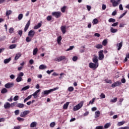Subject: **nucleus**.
<instances>
[{
	"label": "nucleus",
	"instance_id": "nucleus-25",
	"mask_svg": "<svg viewBox=\"0 0 129 129\" xmlns=\"http://www.w3.org/2000/svg\"><path fill=\"white\" fill-rule=\"evenodd\" d=\"M29 88H30V86H27L24 87L21 89V91H24L28 90V89H29Z\"/></svg>",
	"mask_w": 129,
	"mask_h": 129
},
{
	"label": "nucleus",
	"instance_id": "nucleus-1",
	"mask_svg": "<svg viewBox=\"0 0 129 129\" xmlns=\"http://www.w3.org/2000/svg\"><path fill=\"white\" fill-rule=\"evenodd\" d=\"M58 89H59V87H56L50 90H45L42 93V94H44V95H48L49 93H51V92H53V91H55V90H58Z\"/></svg>",
	"mask_w": 129,
	"mask_h": 129
},
{
	"label": "nucleus",
	"instance_id": "nucleus-23",
	"mask_svg": "<svg viewBox=\"0 0 129 129\" xmlns=\"http://www.w3.org/2000/svg\"><path fill=\"white\" fill-rule=\"evenodd\" d=\"M69 103H70L69 102H67L66 103H65L63 105V109H67V108H68V105H69Z\"/></svg>",
	"mask_w": 129,
	"mask_h": 129
},
{
	"label": "nucleus",
	"instance_id": "nucleus-63",
	"mask_svg": "<svg viewBox=\"0 0 129 129\" xmlns=\"http://www.w3.org/2000/svg\"><path fill=\"white\" fill-rule=\"evenodd\" d=\"M121 82L122 83H124L125 82V79L124 78H122L121 80Z\"/></svg>",
	"mask_w": 129,
	"mask_h": 129
},
{
	"label": "nucleus",
	"instance_id": "nucleus-19",
	"mask_svg": "<svg viewBox=\"0 0 129 129\" xmlns=\"http://www.w3.org/2000/svg\"><path fill=\"white\" fill-rule=\"evenodd\" d=\"M37 122L34 121V122H32L31 124H30V127H36V126H37Z\"/></svg>",
	"mask_w": 129,
	"mask_h": 129
},
{
	"label": "nucleus",
	"instance_id": "nucleus-44",
	"mask_svg": "<svg viewBox=\"0 0 129 129\" xmlns=\"http://www.w3.org/2000/svg\"><path fill=\"white\" fill-rule=\"evenodd\" d=\"M56 123H55V122H52L50 124V127H54V126H55Z\"/></svg>",
	"mask_w": 129,
	"mask_h": 129
},
{
	"label": "nucleus",
	"instance_id": "nucleus-17",
	"mask_svg": "<svg viewBox=\"0 0 129 129\" xmlns=\"http://www.w3.org/2000/svg\"><path fill=\"white\" fill-rule=\"evenodd\" d=\"M41 26H42V24L38 23L37 25H35L34 27V30H37L38 29H39V28H41Z\"/></svg>",
	"mask_w": 129,
	"mask_h": 129
},
{
	"label": "nucleus",
	"instance_id": "nucleus-9",
	"mask_svg": "<svg viewBox=\"0 0 129 129\" xmlns=\"http://www.w3.org/2000/svg\"><path fill=\"white\" fill-rule=\"evenodd\" d=\"M120 85H121V82L119 81H117L112 84L111 87L114 88V87H116V86H119Z\"/></svg>",
	"mask_w": 129,
	"mask_h": 129
},
{
	"label": "nucleus",
	"instance_id": "nucleus-10",
	"mask_svg": "<svg viewBox=\"0 0 129 129\" xmlns=\"http://www.w3.org/2000/svg\"><path fill=\"white\" fill-rule=\"evenodd\" d=\"M14 85H15V84H14V83H8L5 84V88H8V89L12 88V87H14Z\"/></svg>",
	"mask_w": 129,
	"mask_h": 129
},
{
	"label": "nucleus",
	"instance_id": "nucleus-32",
	"mask_svg": "<svg viewBox=\"0 0 129 129\" xmlns=\"http://www.w3.org/2000/svg\"><path fill=\"white\" fill-rule=\"evenodd\" d=\"M107 44V39H104L102 41V45L103 46H106Z\"/></svg>",
	"mask_w": 129,
	"mask_h": 129
},
{
	"label": "nucleus",
	"instance_id": "nucleus-3",
	"mask_svg": "<svg viewBox=\"0 0 129 129\" xmlns=\"http://www.w3.org/2000/svg\"><path fill=\"white\" fill-rule=\"evenodd\" d=\"M121 1V0H117V1L110 0V3L112 4L113 7H117V6L119 5V4H120Z\"/></svg>",
	"mask_w": 129,
	"mask_h": 129
},
{
	"label": "nucleus",
	"instance_id": "nucleus-51",
	"mask_svg": "<svg viewBox=\"0 0 129 129\" xmlns=\"http://www.w3.org/2000/svg\"><path fill=\"white\" fill-rule=\"evenodd\" d=\"M17 104V102H14L11 104H10V107H14V106H15Z\"/></svg>",
	"mask_w": 129,
	"mask_h": 129
},
{
	"label": "nucleus",
	"instance_id": "nucleus-36",
	"mask_svg": "<svg viewBox=\"0 0 129 129\" xmlns=\"http://www.w3.org/2000/svg\"><path fill=\"white\" fill-rule=\"evenodd\" d=\"M111 125L110 123H107L104 125V128H108V127Z\"/></svg>",
	"mask_w": 129,
	"mask_h": 129
},
{
	"label": "nucleus",
	"instance_id": "nucleus-46",
	"mask_svg": "<svg viewBox=\"0 0 129 129\" xmlns=\"http://www.w3.org/2000/svg\"><path fill=\"white\" fill-rule=\"evenodd\" d=\"M66 10V6H64L61 9V11L62 12V13H65Z\"/></svg>",
	"mask_w": 129,
	"mask_h": 129
},
{
	"label": "nucleus",
	"instance_id": "nucleus-49",
	"mask_svg": "<svg viewBox=\"0 0 129 129\" xmlns=\"http://www.w3.org/2000/svg\"><path fill=\"white\" fill-rule=\"evenodd\" d=\"M9 33H10V34L14 33V28L13 27H11L9 29Z\"/></svg>",
	"mask_w": 129,
	"mask_h": 129
},
{
	"label": "nucleus",
	"instance_id": "nucleus-45",
	"mask_svg": "<svg viewBox=\"0 0 129 129\" xmlns=\"http://www.w3.org/2000/svg\"><path fill=\"white\" fill-rule=\"evenodd\" d=\"M13 100H14V101H17V100H19V96H15L13 98Z\"/></svg>",
	"mask_w": 129,
	"mask_h": 129
},
{
	"label": "nucleus",
	"instance_id": "nucleus-38",
	"mask_svg": "<svg viewBox=\"0 0 129 129\" xmlns=\"http://www.w3.org/2000/svg\"><path fill=\"white\" fill-rule=\"evenodd\" d=\"M12 11L11 10H9V11H7L6 12V16H10V15H12Z\"/></svg>",
	"mask_w": 129,
	"mask_h": 129
},
{
	"label": "nucleus",
	"instance_id": "nucleus-54",
	"mask_svg": "<svg viewBox=\"0 0 129 129\" xmlns=\"http://www.w3.org/2000/svg\"><path fill=\"white\" fill-rule=\"evenodd\" d=\"M46 19L48 21H51V20H52V16H47V17L46 18Z\"/></svg>",
	"mask_w": 129,
	"mask_h": 129
},
{
	"label": "nucleus",
	"instance_id": "nucleus-22",
	"mask_svg": "<svg viewBox=\"0 0 129 129\" xmlns=\"http://www.w3.org/2000/svg\"><path fill=\"white\" fill-rule=\"evenodd\" d=\"M11 60H12V58L11 57L9 58L8 59H5L4 61V63L8 64V63H10Z\"/></svg>",
	"mask_w": 129,
	"mask_h": 129
},
{
	"label": "nucleus",
	"instance_id": "nucleus-34",
	"mask_svg": "<svg viewBox=\"0 0 129 129\" xmlns=\"http://www.w3.org/2000/svg\"><path fill=\"white\" fill-rule=\"evenodd\" d=\"M61 40H62V37L61 36H59L58 37H57V43L58 44H60L61 43Z\"/></svg>",
	"mask_w": 129,
	"mask_h": 129
},
{
	"label": "nucleus",
	"instance_id": "nucleus-55",
	"mask_svg": "<svg viewBox=\"0 0 129 129\" xmlns=\"http://www.w3.org/2000/svg\"><path fill=\"white\" fill-rule=\"evenodd\" d=\"M100 97L101 98V99H103L105 97V95L103 93H101V95H100Z\"/></svg>",
	"mask_w": 129,
	"mask_h": 129
},
{
	"label": "nucleus",
	"instance_id": "nucleus-24",
	"mask_svg": "<svg viewBox=\"0 0 129 129\" xmlns=\"http://www.w3.org/2000/svg\"><path fill=\"white\" fill-rule=\"evenodd\" d=\"M24 106H25V105L22 103H18L17 105V107H19V108H23Z\"/></svg>",
	"mask_w": 129,
	"mask_h": 129
},
{
	"label": "nucleus",
	"instance_id": "nucleus-15",
	"mask_svg": "<svg viewBox=\"0 0 129 129\" xmlns=\"http://www.w3.org/2000/svg\"><path fill=\"white\" fill-rule=\"evenodd\" d=\"M10 107H11V104L9 102H6L4 104V108H5V109H8V108H10Z\"/></svg>",
	"mask_w": 129,
	"mask_h": 129
},
{
	"label": "nucleus",
	"instance_id": "nucleus-14",
	"mask_svg": "<svg viewBox=\"0 0 129 129\" xmlns=\"http://www.w3.org/2000/svg\"><path fill=\"white\" fill-rule=\"evenodd\" d=\"M35 31L34 30H30L28 33V36L29 37H31V38H33L34 36H35Z\"/></svg>",
	"mask_w": 129,
	"mask_h": 129
},
{
	"label": "nucleus",
	"instance_id": "nucleus-60",
	"mask_svg": "<svg viewBox=\"0 0 129 129\" xmlns=\"http://www.w3.org/2000/svg\"><path fill=\"white\" fill-rule=\"evenodd\" d=\"M77 59H78V57H77V56H74L73 57V61H77Z\"/></svg>",
	"mask_w": 129,
	"mask_h": 129
},
{
	"label": "nucleus",
	"instance_id": "nucleus-5",
	"mask_svg": "<svg viewBox=\"0 0 129 129\" xmlns=\"http://www.w3.org/2000/svg\"><path fill=\"white\" fill-rule=\"evenodd\" d=\"M24 76V73L21 72L17 76V78L16 79L17 82H21L22 81V77Z\"/></svg>",
	"mask_w": 129,
	"mask_h": 129
},
{
	"label": "nucleus",
	"instance_id": "nucleus-57",
	"mask_svg": "<svg viewBox=\"0 0 129 129\" xmlns=\"http://www.w3.org/2000/svg\"><path fill=\"white\" fill-rule=\"evenodd\" d=\"M17 119H18V120H19V121H24V118H21V117H17Z\"/></svg>",
	"mask_w": 129,
	"mask_h": 129
},
{
	"label": "nucleus",
	"instance_id": "nucleus-13",
	"mask_svg": "<svg viewBox=\"0 0 129 129\" xmlns=\"http://www.w3.org/2000/svg\"><path fill=\"white\" fill-rule=\"evenodd\" d=\"M93 62L96 64H98V57L95 55L93 57Z\"/></svg>",
	"mask_w": 129,
	"mask_h": 129
},
{
	"label": "nucleus",
	"instance_id": "nucleus-21",
	"mask_svg": "<svg viewBox=\"0 0 129 129\" xmlns=\"http://www.w3.org/2000/svg\"><path fill=\"white\" fill-rule=\"evenodd\" d=\"M21 56H22V54H21V53H17L15 57V60H18V59H19V58H20V57H21Z\"/></svg>",
	"mask_w": 129,
	"mask_h": 129
},
{
	"label": "nucleus",
	"instance_id": "nucleus-4",
	"mask_svg": "<svg viewBox=\"0 0 129 129\" xmlns=\"http://www.w3.org/2000/svg\"><path fill=\"white\" fill-rule=\"evenodd\" d=\"M52 15L56 19H58V18L62 16V13L60 12H54L52 13Z\"/></svg>",
	"mask_w": 129,
	"mask_h": 129
},
{
	"label": "nucleus",
	"instance_id": "nucleus-8",
	"mask_svg": "<svg viewBox=\"0 0 129 129\" xmlns=\"http://www.w3.org/2000/svg\"><path fill=\"white\" fill-rule=\"evenodd\" d=\"M66 57L64 56H61L56 58L54 59V61H56L57 62H61L62 60H65Z\"/></svg>",
	"mask_w": 129,
	"mask_h": 129
},
{
	"label": "nucleus",
	"instance_id": "nucleus-43",
	"mask_svg": "<svg viewBox=\"0 0 129 129\" xmlns=\"http://www.w3.org/2000/svg\"><path fill=\"white\" fill-rule=\"evenodd\" d=\"M126 13H127V11H125L124 13H123L122 15H121L119 18V19H121L123 16H125L126 15Z\"/></svg>",
	"mask_w": 129,
	"mask_h": 129
},
{
	"label": "nucleus",
	"instance_id": "nucleus-39",
	"mask_svg": "<svg viewBox=\"0 0 129 129\" xmlns=\"http://www.w3.org/2000/svg\"><path fill=\"white\" fill-rule=\"evenodd\" d=\"M124 121H120V122H118L117 125H118L119 126H120L121 125H122L123 124H124Z\"/></svg>",
	"mask_w": 129,
	"mask_h": 129
},
{
	"label": "nucleus",
	"instance_id": "nucleus-6",
	"mask_svg": "<svg viewBox=\"0 0 129 129\" xmlns=\"http://www.w3.org/2000/svg\"><path fill=\"white\" fill-rule=\"evenodd\" d=\"M89 67L90 68H91V69H96L98 67V64L90 62L89 64Z\"/></svg>",
	"mask_w": 129,
	"mask_h": 129
},
{
	"label": "nucleus",
	"instance_id": "nucleus-58",
	"mask_svg": "<svg viewBox=\"0 0 129 129\" xmlns=\"http://www.w3.org/2000/svg\"><path fill=\"white\" fill-rule=\"evenodd\" d=\"M117 25H118V22L114 23L112 24V27H116Z\"/></svg>",
	"mask_w": 129,
	"mask_h": 129
},
{
	"label": "nucleus",
	"instance_id": "nucleus-42",
	"mask_svg": "<svg viewBox=\"0 0 129 129\" xmlns=\"http://www.w3.org/2000/svg\"><path fill=\"white\" fill-rule=\"evenodd\" d=\"M73 90H74V88H73V87H69L68 91H70V92L73 91Z\"/></svg>",
	"mask_w": 129,
	"mask_h": 129
},
{
	"label": "nucleus",
	"instance_id": "nucleus-56",
	"mask_svg": "<svg viewBox=\"0 0 129 129\" xmlns=\"http://www.w3.org/2000/svg\"><path fill=\"white\" fill-rule=\"evenodd\" d=\"M18 34L21 36L22 35H23V31L19 30L18 31Z\"/></svg>",
	"mask_w": 129,
	"mask_h": 129
},
{
	"label": "nucleus",
	"instance_id": "nucleus-37",
	"mask_svg": "<svg viewBox=\"0 0 129 129\" xmlns=\"http://www.w3.org/2000/svg\"><path fill=\"white\" fill-rule=\"evenodd\" d=\"M23 14H19L18 16L19 21H21V20H22L23 19Z\"/></svg>",
	"mask_w": 129,
	"mask_h": 129
},
{
	"label": "nucleus",
	"instance_id": "nucleus-27",
	"mask_svg": "<svg viewBox=\"0 0 129 129\" xmlns=\"http://www.w3.org/2000/svg\"><path fill=\"white\" fill-rule=\"evenodd\" d=\"M7 92H8V89L6 88H3L1 91V93H2V94L7 93Z\"/></svg>",
	"mask_w": 129,
	"mask_h": 129
},
{
	"label": "nucleus",
	"instance_id": "nucleus-20",
	"mask_svg": "<svg viewBox=\"0 0 129 129\" xmlns=\"http://www.w3.org/2000/svg\"><path fill=\"white\" fill-rule=\"evenodd\" d=\"M100 115V112L98 110L96 111L95 113V118L97 117H99V116Z\"/></svg>",
	"mask_w": 129,
	"mask_h": 129
},
{
	"label": "nucleus",
	"instance_id": "nucleus-59",
	"mask_svg": "<svg viewBox=\"0 0 129 129\" xmlns=\"http://www.w3.org/2000/svg\"><path fill=\"white\" fill-rule=\"evenodd\" d=\"M95 129H103V126H97L96 127Z\"/></svg>",
	"mask_w": 129,
	"mask_h": 129
},
{
	"label": "nucleus",
	"instance_id": "nucleus-31",
	"mask_svg": "<svg viewBox=\"0 0 129 129\" xmlns=\"http://www.w3.org/2000/svg\"><path fill=\"white\" fill-rule=\"evenodd\" d=\"M38 53V48H35L33 51V55H35Z\"/></svg>",
	"mask_w": 129,
	"mask_h": 129
},
{
	"label": "nucleus",
	"instance_id": "nucleus-28",
	"mask_svg": "<svg viewBox=\"0 0 129 129\" xmlns=\"http://www.w3.org/2000/svg\"><path fill=\"white\" fill-rule=\"evenodd\" d=\"M46 68H47V66L44 64H41L39 67V69H46Z\"/></svg>",
	"mask_w": 129,
	"mask_h": 129
},
{
	"label": "nucleus",
	"instance_id": "nucleus-64",
	"mask_svg": "<svg viewBox=\"0 0 129 129\" xmlns=\"http://www.w3.org/2000/svg\"><path fill=\"white\" fill-rule=\"evenodd\" d=\"M21 127L20 126H14V129H20Z\"/></svg>",
	"mask_w": 129,
	"mask_h": 129
},
{
	"label": "nucleus",
	"instance_id": "nucleus-33",
	"mask_svg": "<svg viewBox=\"0 0 129 129\" xmlns=\"http://www.w3.org/2000/svg\"><path fill=\"white\" fill-rule=\"evenodd\" d=\"M111 33H116L117 32V29H114L112 27L110 28Z\"/></svg>",
	"mask_w": 129,
	"mask_h": 129
},
{
	"label": "nucleus",
	"instance_id": "nucleus-29",
	"mask_svg": "<svg viewBox=\"0 0 129 129\" xmlns=\"http://www.w3.org/2000/svg\"><path fill=\"white\" fill-rule=\"evenodd\" d=\"M103 46L102 44H97L95 46V48H96V49H102Z\"/></svg>",
	"mask_w": 129,
	"mask_h": 129
},
{
	"label": "nucleus",
	"instance_id": "nucleus-11",
	"mask_svg": "<svg viewBox=\"0 0 129 129\" xmlns=\"http://www.w3.org/2000/svg\"><path fill=\"white\" fill-rule=\"evenodd\" d=\"M104 58V55H103V50H101L99 51V60H102Z\"/></svg>",
	"mask_w": 129,
	"mask_h": 129
},
{
	"label": "nucleus",
	"instance_id": "nucleus-41",
	"mask_svg": "<svg viewBox=\"0 0 129 129\" xmlns=\"http://www.w3.org/2000/svg\"><path fill=\"white\" fill-rule=\"evenodd\" d=\"M26 41L27 42H31V41H32V38H31L30 37H27L26 38Z\"/></svg>",
	"mask_w": 129,
	"mask_h": 129
},
{
	"label": "nucleus",
	"instance_id": "nucleus-7",
	"mask_svg": "<svg viewBox=\"0 0 129 129\" xmlns=\"http://www.w3.org/2000/svg\"><path fill=\"white\" fill-rule=\"evenodd\" d=\"M29 113H30L29 110H25L21 113L20 116L21 117H25L26 115H27V114H29Z\"/></svg>",
	"mask_w": 129,
	"mask_h": 129
},
{
	"label": "nucleus",
	"instance_id": "nucleus-30",
	"mask_svg": "<svg viewBox=\"0 0 129 129\" xmlns=\"http://www.w3.org/2000/svg\"><path fill=\"white\" fill-rule=\"evenodd\" d=\"M92 23H93V25H96V24H97L98 23V20H97V19L95 18L93 20Z\"/></svg>",
	"mask_w": 129,
	"mask_h": 129
},
{
	"label": "nucleus",
	"instance_id": "nucleus-62",
	"mask_svg": "<svg viewBox=\"0 0 129 129\" xmlns=\"http://www.w3.org/2000/svg\"><path fill=\"white\" fill-rule=\"evenodd\" d=\"M117 14L116 10L114 11L112 13V16H115Z\"/></svg>",
	"mask_w": 129,
	"mask_h": 129
},
{
	"label": "nucleus",
	"instance_id": "nucleus-2",
	"mask_svg": "<svg viewBox=\"0 0 129 129\" xmlns=\"http://www.w3.org/2000/svg\"><path fill=\"white\" fill-rule=\"evenodd\" d=\"M82 106H83V102L82 101L74 107L73 110H74V111L79 110V109H80Z\"/></svg>",
	"mask_w": 129,
	"mask_h": 129
},
{
	"label": "nucleus",
	"instance_id": "nucleus-52",
	"mask_svg": "<svg viewBox=\"0 0 129 129\" xmlns=\"http://www.w3.org/2000/svg\"><path fill=\"white\" fill-rule=\"evenodd\" d=\"M14 112L15 115H18L20 113V110H16Z\"/></svg>",
	"mask_w": 129,
	"mask_h": 129
},
{
	"label": "nucleus",
	"instance_id": "nucleus-40",
	"mask_svg": "<svg viewBox=\"0 0 129 129\" xmlns=\"http://www.w3.org/2000/svg\"><path fill=\"white\" fill-rule=\"evenodd\" d=\"M109 23H114L115 22V20L113 18H110L108 20Z\"/></svg>",
	"mask_w": 129,
	"mask_h": 129
},
{
	"label": "nucleus",
	"instance_id": "nucleus-16",
	"mask_svg": "<svg viewBox=\"0 0 129 129\" xmlns=\"http://www.w3.org/2000/svg\"><path fill=\"white\" fill-rule=\"evenodd\" d=\"M60 29L62 34H65V33H66V26H61L60 27Z\"/></svg>",
	"mask_w": 129,
	"mask_h": 129
},
{
	"label": "nucleus",
	"instance_id": "nucleus-26",
	"mask_svg": "<svg viewBox=\"0 0 129 129\" xmlns=\"http://www.w3.org/2000/svg\"><path fill=\"white\" fill-rule=\"evenodd\" d=\"M32 98V95L28 96L26 98H25L24 100V102H26V101H28L29 99H31Z\"/></svg>",
	"mask_w": 129,
	"mask_h": 129
},
{
	"label": "nucleus",
	"instance_id": "nucleus-35",
	"mask_svg": "<svg viewBox=\"0 0 129 129\" xmlns=\"http://www.w3.org/2000/svg\"><path fill=\"white\" fill-rule=\"evenodd\" d=\"M17 47L16 44H12L9 46L10 49H15Z\"/></svg>",
	"mask_w": 129,
	"mask_h": 129
},
{
	"label": "nucleus",
	"instance_id": "nucleus-61",
	"mask_svg": "<svg viewBox=\"0 0 129 129\" xmlns=\"http://www.w3.org/2000/svg\"><path fill=\"white\" fill-rule=\"evenodd\" d=\"M30 21H29L26 24L25 27H26L27 28H29V27H30Z\"/></svg>",
	"mask_w": 129,
	"mask_h": 129
},
{
	"label": "nucleus",
	"instance_id": "nucleus-48",
	"mask_svg": "<svg viewBox=\"0 0 129 129\" xmlns=\"http://www.w3.org/2000/svg\"><path fill=\"white\" fill-rule=\"evenodd\" d=\"M105 81L106 83H109L110 84H111L112 83V82L110 80H105Z\"/></svg>",
	"mask_w": 129,
	"mask_h": 129
},
{
	"label": "nucleus",
	"instance_id": "nucleus-47",
	"mask_svg": "<svg viewBox=\"0 0 129 129\" xmlns=\"http://www.w3.org/2000/svg\"><path fill=\"white\" fill-rule=\"evenodd\" d=\"M95 100V98H93L92 100V101H90L89 103V104H93V102H94Z\"/></svg>",
	"mask_w": 129,
	"mask_h": 129
},
{
	"label": "nucleus",
	"instance_id": "nucleus-53",
	"mask_svg": "<svg viewBox=\"0 0 129 129\" xmlns=\"http://www.w3.org/2000/svg\"><path fill=\"white\" fill-rule=\"evenodd\" d=\"M73 48H74V46H71L69 48L67 49V51H70L71 50H73Z\"/></svg>",
	"mask_w": 129,
	"mask_h": 129
},
{
	"label": "nucleus",
	"instance_id": "nucleus-18",
	"mask_svg": "<svg viewBox=\"0 0 129 129\" xmlns=\"http://www.w3.org/2000/svg\"><path fill=\"white\" fill-rule=\"evenodd\" d=\"M117 47H118L117 50L118 51H119V50H120V49H121V47H122V41L120 42L119 44H117Z\"/></svg>",
	"mask_w": 129,
	"mask_h": 129
},
{
	"label": "nucleus",
	"instance_id": "nucleus-12",
	"mask_svg": "<svg viewBox=\"0 0 129 129\" xmlns=\"http://www.w3.org/2000/svg\"><path fill=\"white\" fill-rule=\"evenodd\" d=\"M41 91V89L37 90L33 94L30 95L34 97V98H37L38 97V93Z\"/></svg>",
	"mask_w": 129,
	"mask_h": 129
},
{
	"label": "nucleus",
	"instance_id": "nucleus-50",
	"mask_svg": "<svg viewBox=\"0 0 129 129\" xmlns=\"http://www.w3.org/2000/svg\"><path fill=\"white\" fill-rule=\"evenodd\" d=\"M116 101H117V98H114L110 100V102H116Z\"/></svg>",
	"mask_w": 129,
	"mask_h": 129
}]
</instances>
